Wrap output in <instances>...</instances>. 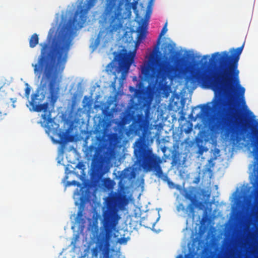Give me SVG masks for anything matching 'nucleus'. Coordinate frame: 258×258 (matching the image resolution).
Wrapping results in <instances>:
<instances>
[{
	"mask_svg": "<svg viewBox=\"0 0 258 258\" xmlns=\"http://www.w3.org/2000/svg\"><path fill=\"white\" fill-rule=\"evenodd\" d=\"M184 197L186 199L189 200L190 202L197 201L196 199L195 193L193 189L187 191L185 194Z\"/></svg>",
	"mask_w": 258,
	"mask_h": 258,
	"instance_id": "14",
	"label": "nucleus"
},
{
	"mask_svg": "<svg viewBox=\"0 0 258 258\" xmlns=\"http://www.w3.org/2000/svg\"><path fill=\"white\" fill-rule=\"evenodd\" d=\"M84 166H85L83 162H79L76 166V167L83 171L84 169Z\"/></svg>",
	"mask_w": 258,
	"mask_h": 258,
	"instance_id": "21",
	"label": "nucleus"
},
{
	"mask_svg": "<svg viewBox=\"0 0 258 258\" xmlns=\"http://www.w3.org/2000/svg\"><path fill=\"white\" fill-rule=\"evenodd\" d=\"M255 190H256V194L258 195V184H257L256 187H255Z\"/></svg>",
	"mask_w": 258,
	"mask_h": 258,
	"instance_id": "33",
	"label": "nucleus"
},
{
	"mask_svg": "<svg viewBox=\"0 0 258 258\" xmlns=\"http://www.w3.org/2000/svg\"><path fill=\"white\" fill-rule=\"evenodd\" d=\"M46 94L47 87L45 84L38 87L31 95V101L29 102V105L31 106L29 107L30 111L37 112L43 111L41 117L43 121L40 123L43 127H47L52 121L49 103L48 102L42 103L45 99Z\"/></svg>",
	"mask_w": 258,
	"mask_h": 258,
	"instance_id": "6",
	"label": "nucleus"
},
{
	"mask_svg": "<svg viewBox=\"0 0 258 258\" xmlns=\"http://www.w3.org/2000/svg\"><path fill=\"white\" fill-rule=\"evenodd\" d=\"M75 222L79 225H84L85 223V219L83 216V209L80 207L78 212Z\"/></svg>",
	"mask_w": 258,
	"mask_h": 258,
	"instance_id": "11",
	"label": "nucleus"
},
{
	"mask_svg": "<svg viewBox=\"0 0 258 258\" xmlns=\"http://www.w3.org/2000/svg\"><path fill=\"white\" fill-rule=\"evenodd\" d=\"M120 188L122 189H124V187L123 186V185H120Z\"/></svg>",
	"mask_w": 258,
	"mask_h": 258,
	"instance_id": "34",
	"label": "nucleus"
},
{
	"mask_svg": "<svg viewBox=\"0 0 258 258\" xmlns=\"http://www.w3.org/2000/svg\"><path fill=\"white\" fill-rule=\"evenodd\" d=\"M150 15H151V12H149V11H148L146 14V15H145V19L147 20H148L150 17Z\"/></svg>",
	"mask_w": 258,
	"mask_h": 258,
	"instance_id": "24",
	"label": "nucleus"
},
{
	"mask_svg": "<svg viewBox=\"0 0 258 258\" xmlns=\"http://www.w3.org/2000/svg\"><path fill=\"white\" fill-rule=\"evenodd\" d=\"M176 153H174L172 155V158H173V162L175 163H177V160H176Z\"/></svg>",
	"mask_w": 258,
	"mask_h": 258,
	"instance_id": "27",
	"label": "nucleus"
},
{
	"mask_svg": "<svg viewBox=\"0 0 258 258\" xmlns=\"http://www.w3.org/2000/svg\"><path fill=\"white\" fill-rule=\"evenodd\" d=\"M207 63H208V62H207V61H206V62H205V64H207Z\"/></svg>",
	"mask_w": 258,
	"mask_h": 258,
	"instance_id": "36",
	"label": "nucleus"
},
{
	"mask_svg": "<svg viewBox=\"0 0 258 258\" xmlns=\"http://www.w3.org/2000/svg\"><path fill=\"white\" fill-rule=\"evenodd\" d=\"M167 23L166 22L163 28H162V30H161V31L160 32V35L159 36V37L158 38V45H159L160 44V39H161L162 36L163 35H164L167 32Z\"/></svg>",
	"mask_w": 258,
	"mask_h": 258,
	"instance_id": "15",
	"label": "nucleus"
},
{
	"mask_svg": "<svg viewBox=\"0 0 258 258\" xmlns=\"http://www.w3.org/2000/svg\"><path fill=\"white\" fill-rule=\"evenodd\" d=\"M172 48H170V49H169V53H171V52H172Z\"/></svg>",
	"mask_w": 258,
	"mask_h": 258,
	"instance_id": "35",
	"label": "nucleus"
},
{
	"mask_svg": "<svg viewBox=\"0 0 258 258\" xmlns=\"http://www.w3.org/2000/svg\"><path fill=\"white\" fill-rule=\"evenodd\" d=\"M135 56V52H130L128 54L126 53H119L118 56L119 66L121 70L127 72L131 64L134 61Z\"/></svg>",
	"mask_w": 258,
	"mask_h": 258,
	"instance_id": "8",
	"label": "nucleus"
},
{
	"mask_svg": "<svg viewBox=\"0 0 258 258\" xmlns=\"http://www.w3.org/2000/svg\"><path fill=\"white\" fill-rule=\"evenodd\" d=\"M196 145L197 147L203 146V140L200 138H197L196 139Z\"/></svg>",
	"mask_w": 258,
	"mask_h": 258,
	"instance_id": "20",
	"label": "nucleus"
},
{
	"mask_svg": "<svg viewBox=\"0 0 258 258\" xmlns=\"http://www.w3.org/2000/svg\"><path fill=\"white\" fill-rule=\"evenodd\" d=\"M192 130V124L190 123L184 129V133L186 134L190 133Z\"/></svg>",
	"mask_w": 258,
	"mask_h": 258,
	"instance_id": "19",
	"label": "nucleus"
},
{
	"mask_svg": "<svg viewBox=\"0 0 258 258\" xmlns=\"http://www.w3.org/2000/svg\"><path fill=\"white\" fill-rule=\"evenodd\" d=\"M7 114L6 112H3L2 113V111L0 110V121L2 120L4 117Z\"/></svg>",
	"mask_w": 258,
	"mask_h": 258,
	"instance_id": "26",
	"label": "nucleus"
},
{
	"mask_svg": "<svg viewBox=\"0 0 258 258\" xmlns=\"http://www.w3.org/2000/svg\"><path fill=\"white\" fill-rule=\"evenodd\" d=\"M39 42L38 35L36 33L33 34L29 40V45L31 48L35 47Z\"/></svg>",
	"mask_w": 258,
	"mask_h": 258,
	"instance_id": "13",
	"label": "nucleus"
},
{
	"mask_svg": "<svg viewBox=\"0 0 258 258\" xmlns=\"http://www.w3.org/2000/svg\"><path fill=\"white\" fill-rule=\"evenodd\" d=\"M166 150V147H164V148H162V152H163L164 153H165V152Z\"/></svg>",
	"mask_w": 258,
	"mask_h": 258,
	"instance_id": "32",
	"label": "nucleus"
},
{
	"mask_svg": "<svg viewBox=\"0 0 258 258\" xmlns=\"http://www.w3.org/2000/svg\"><path fill=\"white\" fill-rule=\"evenodd\" d=\"M148 124V120L144 115H139L130 125L126 135L128 137L142 135L135 143L134 155L136 159L135 165L146 172L155 171V175L160 178L163 174L160 165L162 159L154 154L152 149L148 147L146 136Z\"/></svg>",
	"mask_w": 258,
	"mask_h": 258,
	"instance_id": "4",
	"label": "nucleus"
},
{
	"mask_svg": "<svg viewBox=\"0 0 258 258\" xmlns=\"http://www.w3.org/2000/svg\"><path fill=\"white\" fill-rule=\"evenodd\" d=\"M236 205H237V206L238 207V208H241L242 206V201H238L237 202V203H236Z\"/></svg>",
	"mask_w": 258,
	"mask_h": 258,
	"instance_id": "28",
	"label": "nucleus"
},
{
	"mask_svg": "<svg viewBox=\"0 0 258 258\" xmlns=\"http://www.w3.org/2000/svg\"><path fill=\"white\" fill-rule=\"evenodd\" d=\"M244 45L243 43L239 47L231 48L229 51L213 53L210 62L214 64V67L211 75L199 71L187 77L186 85L189 83L190 87L195 89L198 83L203 87L211 88L216 94H219L213 99L212 106L209 105L211 103L201 105V110L196 117L206 116L212 112L216 114L219 113L225 103L223 96H232L237 87L240 96L243 97L245 88L240 85L238 67Z\"/></svg>",
	"mask_w": 258,
	"mask_h": 258,
	"instance_id": "1",
	"label": "nucleus"
},
{
	"mask_svg": "<svg viewBox=\"0 0 258 258\" xmlns=\"http://www.w3.org/2000/svg\"><path fill=\"white\" fill-rule=\"evenodd\" d=\"M149 113H150L149 110L148 109H146V110L145 111V115H146V118L148 117Z\"/></svg>",
	"mask_w": 258,
	"mask_h": 258,
	"instance_id": "29",
	"label": "nucleus"
},
{
	"mask_svg": "<svg viewBox=\"0 0 258 258\" xmlns=\"http://www.w3.org/2000/svg\"><path fill=\"white\" fill-rule=\"evenodd\" d=\"M11 100L13 103V107L14 108L15 107V105H14V103L16 101V100L15 99H13V98H12Z\"/></svg>",
	"mask_w": 258,
	"mask_h": 258,
	"instance_id": "30",
	"label": "nucleus"
},
{
	"mask_svg": "<svg viewBox=\"0 0 258 258\" xmlns=\"http://www.w3.org/2000/svg\"><path fill=\"white\" fill-rule=\"evenodd\" d=\"M100 163V158L96 153L92 160L93 167L91 175L92 178L96 181L101 179L105 173L102 169Z\"/></svg>",
	"mask_w": 258,
	"mask_h": 258,
	"instance_id": "9",
	"label": "nucleus"
},
{
	"mask_svg": "<svg viewBox=\"0 0 258 258\" xmlns=\"http://www.w3.org/2000/svg\"><path fill=\"white\" fill-rule=\"evenodd\" d=\"M106 209L103 213V229L97 237L96 245L92 250V255L97 257L102 251V258H110L109 249L113 231L120 216L118 210H123L128 203L126 196L121 192H111L105 201Z\"/></svg>",
	"mask_w": 258,
	"mask_h": 258,
	"instance_id": "3",
	"label": "nucleus"
},
{
	"mask_svg": "<svg viewBox=\"0 0 258 258\" xmlns=\"http://www.w3.org/2000/svg\"><path fill=\"white\" fill-rule=\"evenodd\" d=\"M60 143H65L67 141L66 137L63 135L60 137Z\"/></svg>",
	"mask_w": 258,
	"mask_h": 258,
	"instance_id": "23",
	"label": "nucleus"
},
{
	"mask_svg": "<svg viewBox=\"0 0 258 258\" xmlns=\"http://www.w3.org/2000/svg\"><path fill=\"white\" fill-rule=\"evenodd\" d=\"M97 1L89 0L84 6V8L77 10L73 19L60 29L50 45L46 43L41 44L42 48L38 62L32 66H65L71 45L73 29L83 27L88 11L95 6ZM122 4L121 0H104L102 17L103 22L108 24L106 29L109 34H113L122 27Z\"/></svg>",
	"mask_w": 258,
	"mask_h": 258,
	"instance_id": "2",
	"label": "nucleus"
},
{
	"mask_svg": "<svg viewBox=\"0 0 258 258\" xmlns=\"http://www.w3.org/2000/svg\"><path fill=\"white\" fill-rule=\"evenodd\" d=\"M156 65L147 64L142 68V73L148 82L154 83L158 89L164 90L168 87L167 77H173L178 68L165 60L157 61Z\"/></svg>",
	"mask_w": 258,
	"mask_h": 258,
	"instance_id": "5",
	"label": "nucleus"
},
{
	"mask_svg": "<svg viewBox=\"0 0 258 258\" xmlns=\"http://www.w3.org/2000/svg\"><path fill=\"white\" fill-rule=\"evenodd\" d=\"M26 85L27 87L25 89V96L28 99L29 98V96L31 92V88L29 86L28 84L26 83Z\"/></svg>",
	"mask_w": 258,
	"mask_h": 258,
	"instance_id": "18",
	"label": "nucleus"
},
{
	"mask_svg": "<svg viewBox=\"0 0 258 258\" xmlns=\"http://www.w3.org/2000/svg\"><path fill=\"white\" fill-rule=\"evenodd\" d=\"M77 196H79L80 197H79V200H80V204L83 205H84L87 201V198L86 197V196L85 195H80V194L79 193H78L77 194Z\"/></svg>",
	"mask_w": 258,
	"mask_h": 258,
	"instance_id": "16",
	"label": "nucleus"
},
{
	"mask_svg": "<svg viewBox=\"0 0 258 258\" xmlns=\"http://www.w3.org/2000/svg\"><path fill=\"white\" fill-rule=\"evenodd\" d=\"M115 185V182L110 178H105L102 180V185L106 190H111Z\"/></svg>",
	"mask_w": 258,
	"mask_h": 258,
	"instance_id": "10",
	"label": "nucleus"
},
{
	"mask_svg": "<svg viewBox=\"0 0 258 258\" xmlns=\"http://www.w3.org/2000/svg\"><path fill=\"white\" fill-rule=\"evenodd\" d=\"M86 193L87 192V189L85 190Z\"/></svg>",
	"mask_w": 258,
	"mask_h": 258,
	"instance_id": "38",
	"label": "nucleus"
},
{
	"mask_svg": "<svg viewBox=\"0 0 258 258\" xmlns=\"http://www.w3.org/2000/svg\"><path fill=\"white\" fill-rule=\"evenodd\" d=\"M210 128L212 131L216 133L218 132H225L227 135L231 134V139L233 141L238 140V136L242 133L241 127L234 125H230L225 120L219 118L217 117L214 118L211 123Z\"/></svg>",
	"mask_w": 258,
	"mask_h": 258,
	"instance_id": "7",
	"label": "nucleus"
},
{
	"mask_svg": "<svg viewBox=\"0 0 258 258\" xmlns=\"http://www.w3.org/2000/svg\"><path fill=\"white\" fill-rule=\"evenodd\" d=\"M197 201L190 202V204L186 208L187 213L188 215L194 217L195 216V209L197 206Z\"/></svg>",
	"mask_w": 258,
	"mask_h": 258,
	"instance_id": "12",
	"label": "nucleus"
},
{
	"mask_svg": "<svg viewBox=\"0 0 258 258\" xmlns=\"http://www.w3.org/2000/svg\"><path fill=\"white\" fill-rule=\"evenodd\" d=\"M128 175H127L126 174V173H125V169L119 175V177L121 179H123L125 178H127L128 177Z\"/></svg>",
	"mask_w": 258,
	"mask_h": 258,
	"instance_id": "22",
	"label": "nucleus"
},
{
	"mask_svg": "<svg viewBox=\"0 0 258 258\" xmlns=\"http://www.w3.org/2000/svg\"><path fill=\"white\" fill-rule=\"evenodd\" d=\"M198 150L197 151V153L200 156H202L204 152H206L208 151V149L203 146H201L200 147H198Z\"/></svg>",
	"mask_w": 258,
	"mask_h": 258,
	"instance_id": "17",
	"label": "nucleus"
},
{
	"mask_svg": "<svg viewBox=\"0 0 258 258\" xmlns=\"http://www.w3.org/2000/svg\"><path fill=\"white\" fill-rule=\"evenodd\" d=\"M209 55H204L203 56V59H206L207 58H209Z\"/></svg>",
	"mask_w": 258,
	"mask_h": 258,
	"instance_id": "31",
	"label": "nucleus"
},
{
	"mask_svg": "<svg viewBox=\"0 0 258 258\" xmlns=\"http://www.w3.org/2000/svg\"><path fill=\"white\" fill-rule=\"evenodd\" d=\"M235 123H236V124H238L236 120H235Z\"/></svg>",
	"mask_w": 258,
	"mask_h": 258,
	"instance_id": "37",
	"label": "nucleus"
},
{
	"mask_svg": "<svg viewBox=\"0 0 258 258\" xmlns=\"http://www.w3.org/2000/svg\"><path fill=\"white\" fill-rule=\"evenodd\" d=\"M126 73L127 72H125L124 71L123 72H122L121 76H120V79H121L122 80L125 79Z\"/></svg>",
	"mask_w": 258,
	"mask_h": 258,
	"instance_id": "25",
	"label": "nucleus"
}]
</instances>
